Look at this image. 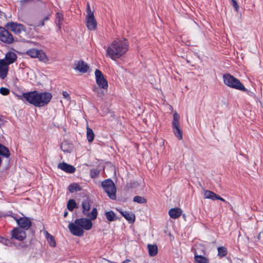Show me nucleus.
Returning a JSON list of instances; mask_svg holds the SVG:
<instances>
[{
    "label": "nucleus",
    "mask_w": 263,
    "mask_h": 263,
    "mask_svg": "<svg viewBox=\"0 0 263 263\" xmlns=\"http://www.w3.org/2000/svg\"><path fill=\"white\" fill-rule=\"evenodd\" d=\"M128 49V42L124 39H118L114 41L107 47L106 55L115 61L123 56Z\"/></svg>",
    "instance_id": "1"
},
{
    "label": "nucleus",
    "mask_w": 263,
    "mask_h": 263,
    "mask_svg": "<svg viewBox=\"0 0 263 263\" xmlns=\"http://www.w3.org/2000/svg\"><path fill=\"white\" fill-rule=\"evenodd\" d=\"M91 220L85 218L76 219L74 222L69 224V230L73 235L82 236L84 234V230H89L91 229Z\"/></svg>",
    "instance_id": "2"
},
{
    "label": "nucleus",
    "mask_w": 263,
    "mask_h": 263,
    "mask_svg": "<svg viewBox=\"0 0 263 263\" xmlns=\"http://www.w3.org/2000/svg\"><path fill=\"white\" fill-rule=\"evenodd\" d=\"M223 80L224 84L231 88L238 90H245V86L240 81L230 74H223Z\"/></svg>",
    "instance_id": "3"
},
{
    "label": "nucleus",
    "mask_w": 263,
    "mask_h": 263,
    "mask_svg": "<svg viewBox=\"0 0 263 263\" xmlns=\"http://www.w3.org/2000/svg\"><path fill=\"white\" fill-rule=\"evenodd\" d=\"M26 54L31 58L38 59L40 61L44 63H47L49 61L46 53L42 49L32 48L27 50Z\"/></svg>",
    "instance_id": "4"
},
{
    "label": "nucleus",
    "mask_w": 263,
    "mask_h": 263,
    "mask_svg": "<svg viewBox=\"0 0 263 263\" xmlns=\"http://www.w3.org/2000/svg\"><path fill=\"white\" fill-rule=\"evenodd\" d=\"M87 15L85 17L86 26L89 30H95L97 29V23L95 18L93 12L91 10L88 3L86 8Z\"/></svg>",
    "instance_id": "5"
},
{
    "label": "nucleus",
    "mask_w": 263,
    "mask_h": 263,
    "mask_svg": "<svg viewBox=\"0 0 263 263\" xmlns=\"http://www.w3.org/2000/svg\"><path fill=\"white\" fill-rule=\"evenodd\" d=\"M102 186L110 199H116V187L111 179H106L103 181L102 182Z\"/></svg>",
    "instance_id": "6"
},
{
    "label": "nucleus",
    "mask_w": 263,
    "mask_h": 263,
    "mask_svg": "<svg viewBox=\"0 0 263 263\" xmlns=\"http://www.w3.org/2000/svg\"><path fill=\"white\" fill-rule=\"evenodd\" d=\"M38 91L36 90L23 93L20 97L24 102H26L30 104L37 107L39 101H37Z\"/></svg>",
    "instance_id": "7"
},
{
    "label": "nucleus",
    "mask_w": 263,
    "mask_h": 263,
    "mask_svg": "<svg viewBox=\"0 0 263 263\" xmlns=\"http://www.w3.org/2000/svg\"><path fill=\"white\" fill-rule=\"evenodd\" d=\"M180 115L175 112L172 122L173 131L175 136L179 140L182 139V132L179 126Z\"/></svg>",
    "instance_id": "8"
},
{
    "label": "nucleus",
    "mask_w": 263,
    "mask_h": 263,
    "mask_svg": "<svg viewBox=\"0 0 263 263\" xmlns=\"http://www.w3.org/2000/svg\"><path fill=\"white\" fill-rule=\"evenodd\" d=\"M82 207L83 209V214L89 217L91 219L95 220L98 215V212L96 208H93L91 212L89 213L90 204L88 200H84L82 203Z\"/></svg>",
    "instance_id": "9"
},
{
    "label": "nucleus",
    "mask_w": 263,
    "mask_h": 263,
    "mask_svg": "<svg viewBox=\"0 0 263 263\" xmlns=\"http://www.w3.org/2000/svg\"><path fill=\"white\" fill-rule=\"evenodd\" d=\"M5 26L17 35L26 31V28L24 25L15 22H9Z\"/></svg>",
    "instance_id": "10"
},
{
    "label": "nucleus",
    "mask_w": 263,
    "mask_h": 263,
    "mask_svg": "<svg viewBox=\"0 0 263 263\" xmlns=\"http://www.w3.org/2000/svg\"><path fill=\"white\" fill-rule=\"evenodd\" d=\"M0 30V41L7 44H12L14 41L12 34L5 27H3Z\"/></svg>",
    "instance_id": "11"
},
{
    "label": "nucleus",
    "mask_w": 263,
    "mask_h": 263,
    "mask_svg": "<svg viewBox=\"0 0 263 263\" xmlns=\"http://www.w3.org/2000/svg\"><path fill=\"white\" fill-rule=\"evenodd\" d=\"M38 104L37 107H43L47 105L51 100L52 95L50 93L48 92H39L38 91Z\"/></svg>",
    "instance_id": "12"
},
{
    "label": "nucleus",
    "mask_w": 263,
    "mask_h": 263,
    "mask_svg": "<svg viewBox=\"0 0 263 263\" xmlns=\"http://www.w3.org/2000/svg\"><path fill=\"white\" fill-rule=\"evenodd\" d=\"M95 74L97 85L100 88L106 89L108 88V83L104 78L102 72L99 69H96Z\"/></svg>",
    "instance_id": "13"
},
{
    "label": "nucleus",
    "mask_w": 263,
    "mask_h": 263,
    "mask_svg": "<svg viewBox=\"0 0 263 263\" xmlns=\"http://www.w3.org/2000/svg\"><path fill=\"white\" fill-rule=\"evenodd\" d=\"M202 249L201 245L196 246L194 251V259L196 263H209L208 258L203 256L202 253L199 252V249Z\"/></svg>",
    "instance_id": "14"
},
{
    "label": "nucleus",
    "mask_w": 263,
    "mask_h": 263,
    "mask_svg": "<svg viewBox=\"0 0 263 263\" xmlns=\"http://www.w3.org/2000/svg\"><path fill=\"white\" fill-rule=\"evenodd\" d=\"M17 224L22 229L28 230L31 226L32 222L30 219L27 217H23L19 218H15Z\"/></svg>",
    "instance_id": "15"
},
{
    "label": "nucleus",
    "mask_w": 263,
    "mask_h": 263,
    "mask_svg": "<svg viewBox=\"0 0 263 263\" xmlns=\"http://www.w3.org/2000/svg\"><path fill=\"white\" fill-rule=\"evenodd\" d=\"M11 233L12 238L19 241H22L26 237L25 231L20 228L13 229L11 231Z\"/></svg>",
    "instance_id": "16"
},
{
    "label": "nucleus",
    "mask_w": 263,
    "mask_h": 263,
    "mask_svg": "<svg viewBox=\"0 0 263 263\" xmlns=\"http://www.w3.org/2000/svg\"><path fill=\"white\" fill-rule=\"evenodd\" d=\"M17 58V55L15 52L9 51L5 54V58L0 60H4V63L9 65L15 62Z\"/></svg>",
    "instance_id": "17"
},
{
    "label": "nucleus",
    "mask_w": 263,
    "mask_h": 263,
    "mask_svg": "<svg viewBox=\"0 0 263 263\" xmlns=\"http://www.w3.org/2000/svg\"><path fill=\"white\" fill-rule=\"evenodd\" d=\"M74 69L80 73H84L88 71L89 66L83 61L80 60L75 62V67Z\"/></svg>",
    "instance_id": "18"
},
{
    "label": "nucleus",
    "mask_w": 263,
    "mask_h": 263,
    "mask_svg": "<svg viewBox=\"0 0 263 263\" xmlns=\"http://www.w3.org/2000/svg\"><path fill=\"white\" fill-rule=\"evenodd\" d=\"M58 167L67 173L72 174L76 171V168L73 166L65 162L60 163Z\"/></svg>",
    "instance_id": "19"
},
{
    "label": "nucleus",
    "mask_w": 263,
    "mask_h": 263,
    "mask_svg": "<svg viewBox=\"0 0 263 263\" xmlns=\"http://www.w3.org/2000/svg\"><path fill=\"white\" fill-rule=\"evenodd\" d=\"M9 70V65L4 63V60H0V78L4 79L7 76Z\"/></svg>",
    "instance_id": "20"
},
{
    "label": "nucleus",
    "mask_w": 263,
    "mask_h": 263,
    "mask_svg": "<svg viewBox=\"0 0 263 263\" xmlns=\"http://www.w3.org/2000/svg\"><path fill=\"white\" fill-rule=\"evenodd\" d=\"M119 213L128 221L129 223H133L135 221V216L132 212L123 211L121 210H117Z\"/></svg>",
    "instance_id": "21"
},
{
    "label": "nucleus",
    "mask_w": 263,
    "mask_h": 263,
    "mask_svg": "<svg viewBox=\"0 0 263 263\" xmlns=\"http://www.w3.org/2000/svg\"><path fill=\"white\" fill-rule=\"evenodd\" d=\"M182 213V210L179 208H174L171 209L168 211V215L173 219L179 218Z\"/></svg>",
    "instance_id": "22"
},
{
    "label": "nucleus",
    "mask_w": 263,
    "mask_h": 263,
    "mask_svg": "<svg viewBox=\"0 0 263 263\" xmlns=\"http://www.w3.org/2000/svg\"><path fill=\"white\" fill-rule=\"evenodd\" d=\"M147 248L148 250V253L151 256H155L158 252L157 246L155 245H148Z\"/></svg>",
    "instance_id": "23"
},
{
    "label": "nucleus",
    "mask_w": 263,
    "mask_h": 263,
    "mask_svg": "<svg viewBox=\"0 0 263 263\" xmlns=\"http://www.w3.org/2000/svg\"><path fill=\"white\" fill-rule=\"evenodd\" d=\"M63 15L61 13H57L56 14L55 23L56 25L58 27V29L60 30L63 23Z\"/></svg>",
    "instance_id": "24"
},
{
    "label": "nucleus",
    "mask_w": 263,
    "mask_h": 263,
    "mask_svg": "<svg viewBox=\"0 0 263 263\" xmlns=\"http://www.w3.org/2000/svg\"><path fill=\"white\" fill-rule=\"evenodd\" d=\"M45 236L48 240L49 245L51 247H54L56 246V242L54 238L52 235L48 233L47 231H45Z\"/></svg>",
    "instance_id": "25"
},
{
    "label": "nucleus",
    "mask_w": 263,
    "mask_h": 263,
    "mask_svg": "<svg viewBox=\"0 0 263 263\" xmlns=\"http://www.w3.org/2000/svg\"><path fill=\"white\" fill-rule=\"evenodd\" d=\"M87 132H86V137L87 139L89 142H92L94 140L95 134L93 130L89 128L88 126L86 128Z\"/></svg>",
    "instance_id": "26"
},
{
    "label": "nucleus",
    "mask_w": 263,
    "mask_h": 263,
    "mask_svg": "<svg viewBox=\"0 0 263 263\" xmlns=\"http://www.w3.org/2000/svg\"><path fill=\"white\" fill-rule=\"evenodd\" d=\"M105 215L106 219L110 222L117 219L115 213L112 211L105 212Z\"/></svg>",
    "instance_id": "27"
},
{
    "label": "nucleus",
    "mask_w": 263,
    "mask_h": 263,
    "mask_svg": "<svg viewBox=\"0 0 263 263\" xmlns=\"http://www.w3.org/2000/svg\"><path fill=\"white\" fill-rule=\"evenodd\" d=\"M216 195L214 192L209 190H205L204 192V198L210 199L212 200H215V197L216 196Z\"/></svg>",
    "instance_id": "28"
},
{
    "label": "nucleus",
    "mask_w": 263,
    "mask_h": 263,
    "mask_svg": "<svg viewBox=\"0 0 263 263\" xmlns=\"http://www.w3.org/2000/svg\"><path fill=\"white\" fill-rule=\"evenodd\" d=\"M218 256L220 258H222L226 256L227 254V249L224 247H220L217 248Z\"/></svg>",
    "instance_id": "29"
},
{
    "label": "nucleus",
    "mask_w": 263,
    "mask_h": 263,
    "mask_svg": "<svg viewBox=\"0 0 263 263\" xmlns=\"http://www.w3.org/2000/svg\"><path fill=\"white\" fill-rule=\"evenodd\" d=\"M69 191L70 193H73L76 191H79L81 190V187L80 185L77 183H72L69 185L68 186Z\"/></svg>",
    "instance_id": "30"
},
{
    "label": "nucleus",
    "mask_w": 263,
    "mask_h": 263,
    "mask_svg": "<svg viewBox=\"0 0 263 263\" xmlns=\"http://www.w3.org/2000/svg\"><path fill=\"white\" fill-rule=\"evenodd\" d=\"M76 206V203L73 199H70L67 203V208L70 211H72Z\"/></svg>",
    "instance_id": "31"
},
{
    "label": "nucleus",
    "mask_w": 263,
    "mask_h": 263,
    "mask_svg": "<svg viewBox=\"0 0 263 263\" xmlns=\"http://www.w3.org/2000/svg\"><path fill=\"white\" fill-rule=\"evenodd\" d=\"M133 201L135 202L138 203H146V200L143 197L140 196H136L133 198Z\"/></svg>",
    "instance_id": "32"
},
{
    "label": "nucleus",
    "mask_w": 263,
    "mask_h": 263,
    "mask_svg": "<svg viewBox=\"0 0 263 263\" xmlns=\"http://www.w3.org/2000/svg\"><path fill=\"white\" fill-rule=\"evenodd\" d=\"M100 174V171L97 169H92L90 171V176L92 178H97Z\"/></svg>",
    "instance_id": "33"
},
{
    "label": "nucleus",
    "mask_w": 263,
    "mask_h": 263,
    "mask_svg": "<svg viewBox=\"0 0 263 263\" xmlns=\"http://www.w3.org/2000/svg\"><path fill=\"white\" fill-rule=\"evenodd\" d=\"M45 25V22L42 19L39 23L35 24L34 25L28 24L29 26L33 27L34 29L43 26Z\"/></svg>",
    "instance_id": "34"
},
{
    "label": "nucleus",
    "mask_w": 263,
    "mask_h": 263,
    "mask_svg": "<svg viewBox=\"0 0 263 263\" xmlns=\"http://www.w3.org/2000/svg\"><path fill=\"white\" fill-rule=\"evenodd\" d=\"M0 242L5 245L7 246H10L11 245V242L9 239H5L4 237L0 236Z\"/></svg>",
    "instance_id": "35"
},
{
    "label": "nucleus",
    "mask_w": 263,
    "mask_h": 263,
    "mask_svg": "<svg viewBox=\"0 0 263 263\" xmlns=\"http://www.w3.org/2000/svg\"><path fill=\"white\" fill-rule=\"evenodd\" d=\"M10 90L5 87H1L0 88V93L4 96H7L9 95Z\"/></svg>",
    "instance_id": "36"
},
{
    "label": "nucleus",
    "mask_w": 263,
    "mask_h": 263,
    "mask_svg": "<svg viewBox=\"0 0 263 263\" xmlns=\"http://www.w3.org/2000/svg\"><path fill=\"white\" fill-rule=\"evenodd\" d=\"M241 90L246 92L247 93V94L248 96H249L250 97L253 98H255V94L253 91H251V90H249L247 89L245 87V90Z\"/></svg>",
    "instance_id": "37"
},
{
    "label": "nucleus",
    "mask_w": 263,
    "mask_h": 263,
    "mask_svg": "<svg viewBox=\"0 0 263 263\" xmlns=\"http://www.w3.org/2000/svg\"><path fill=\"white\" fill-rule=\"evenodd\" d=\"M62 95L63 96V98L65 99L67 101H70V97L69 94L66 91H63L62 92Z\"/></svg>",
    "instance_id": "38"
},
{
    "label": "nucleus",
    "mask_w": 263,
    "mask_h": 263,
    "mask_svg": "<svg viewBox=\"0 0 263 263\" xmlns=\"http://www.w3.org/2000/svg\"><path fill=\"white\" fill-rule=\"evenodd\" d=\"M232 4L233 6L234 7L235 10L236 11H238L239 9V6L237 3V2L235 0H231Z\"/></svg>",
    "instance_id": "39"
},
{
    "label": "nucleus",
    "mask_w": 263,
    "mask_h": 263,
    "mask_svg": "<svg viewBox=\"0 0 263 263\" xmlns=\"http://www.w3.org/2000/svg\"><path fill=\"white\" fill-rule=\"evenodd\" d=\"M215 200H219L226 202L225 200L223 198L221 197L218 195H216V196L215 197Z\"/></svg>",
    "instance_id": "40"
},
{
    "label": "nucleus",
    "mask_w": 263,
    "mask_h": 263,
    "mask_svg": "<svg viewBox=\"0 0 263 263\" xmlns=\"http://www.w3.org/2000/svg\"><path fill=\"white\" fill-rule=\"evenodd\" d=\"M49 16H50V15L48 14L47 15L45 16L43 18H42L43 20H44V22L48 21L49 19Z\"/></svg>",
    "instance_id": "41"
},
{
    "label": "nucleus",
    "mask_w": 263,
    "mask_h": 263,
    "mask_svg": "<svg viewBox=\"0 0 263 263\" xmlns=\"http://www.w3.org/2000/svg\"><path fill=\"white\" fill-rule=\"evenodd\" d=\"M202 247V249H201V248L199 249V252H201L202 253V255L204 254V248L203 246H201Z\"/></svg>",
    "instance_id": "42"
},
{
    "label": "nucleus",
    "mask_w": 263,
    "mask_h": 263,
    "mask_svg": "<svg viewBox=\"0 0 263 263\" xmlns=\"http://www.w3.org/2000/svg\"><path fill=\"white\" fill-rule=\"evenodd\" d=\"M129 261H130V260L127 259H125L124 261H123L122 263H127Z\"/></svg>",
    "instance_id": "43"
},
{
    "label": "nucleus",
    "mask_w": 263,
    "mask_h": 263,
    "mask_svg": "<svg viewBox=\"0 0 263 263\" xmlns=\"http://www.w3.org/2000/svg\"><path fill=\"white\" fill-rule=\"evenodd\" d=\"M4 120V117L2 116H0V121H3Z\"/></svg>",
    "instance_id": "44"
},
{
    "label": "nucleus",
    "mask_w": 263,
    "mask_h": 263,
    "mask_svg": "<svg viewBox=\"0 0 263 263\" xmlns=\"http://www.w3.org/2000/svg\"><path fill=\"white\" fill-rule=\"evenodd\" d=\"M67 214H68V212H65L64 213V216L65 217H66V216H67Z\"/></svg>",
    "instance_id": "45"
},
{
    "label": "nucleus",
    "mask_w": 263,
    "mask_h": 263,
    "mask_svg": "<svg viewBox=\"0 0 263 263\" xmlns=\"http://www.w3.org/2000/svg\"><path fill=\"white\" fill-rule=\"evenodd\" d=\"M63 145H61V148H62V149L63 151L65 152L66 151L63 148Z\"/></svg>",
    "instance_id": "46"
},
{
    "label": "nucleus",
    "mask_w": 263,
    "mask_h": 263,
    "mask_svg": "<svg viewBox=\"0 0 263 263\" xmlns=\"http://www.w3.org/2000/svg\"><path fill=\"white\" fill-rule=\"evenodd\" d=\"M34 44L35 45H36L37 44V43H34Z\"/></svg>",
    "instance_id": "47"
}]
</instances>
